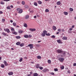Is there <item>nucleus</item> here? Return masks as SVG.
Listing matches in <instances>:
<instances>
[{"instance_id": "nucleus-24", "label": "nucleus", "mask_w": 76, "mask_h": 76, "mask_svg": "<svg viewBox=\"0 0 76 76\" xmlns=\"http://www.w3.org/2000/svg\"><path fill=\"white\" fill-rule=\"evenodd\" d=\"M1 67H2V68H4V65L1 64Z\"/></svg>"}, {"instance_id": "nucleus-57", "label": "nucleus", "mask_w": 76, "mask_h": 76, "mask_svg": "<svg viewBox=\"0 0 76 76\" xmlns=\"http://www.w3.org/2000/svg\"><path fill=\"white\" fill-rule=\"evenodd\" d=\"M17 4H19V3H20V2L18 1L17 2Z\"/></svg>"}, {"instance_id": "nucleus-22", "label": "nucleus", "mask_w": 76, "mask_h": 76, "mask_svg": "<svg viewBox=\"0 0 76 76\" xmlns=\"http://www.w3.org/2000/svg\"><path fill=\"white\" fill-rule=\"evenodd\" d=\"M20 44V42H17L16 43V45H19Z\"/></svg>"}, {"instance_id": "nucleus-14", "label": "nucleus", "mask_w": 76, "mask_h": 76, "mask_svg": "<svg viewBox=\"0 0 76 76\" xmlns=\"http://www.w3.org/2000/svg\"><path fill=\"white\" fill-rule=\"evenodd\" d=\"M22 12H23V10H22V9H21L19 11L18 13H22Z\"/></svg>"}, {"instance_id": "nucleus-11", "label": "nucleus", "mask_w": 76, "mask_h": 76, "mask_svg": "<svg viewBox=\"0 0 76 76\" xmlns=\"http://www.w3.org/2000/svg\"><path fill=\"white\" fill-rule=\"evenodd\" d=\"M61 4V2H60V1H58L56 2V4L57 5H60Z\"/></svg>"}, {"instance_id": "nucleus-56", "label": "nucleus", "mask_w": 76, "mask_h": 76, "mask_svg": "<svg viewBox=\"0 0 76 76\" xmlns=\"http://www.w3.org/2000/svg\"><path fill=\"white\" fill-rule=\"evenodd\" d=\"M72 28H71L69 29V31H72Z\"/></svg>"}, {"instance_id": "nucleus-12", "label": "nucleus", "mask_w": 76, "mask_h": 76, "mask_svg": "<svg viewBox=\"0 0 76 76\" xmlns=\"http://www.w3.org/2000/svg\"><path fill=\"white\" fill-rule=\"evenodd\" d=\"M36 68H37V69H38V68L39 67V64H37L36 66Z\"/></svg>"}, {"instance_id": "nucleus-31", "label": "nucleus", "mask_w": 76, "mask_h": 76, "mask_svg": "<svg viewBox=\"0 0 76 76\" xmlns=\"http://www.w3.org/2000/svg\"><path fill=\"white\" fill-rule=\"evenodd\" d=\"M16 38L17 39H20V37L19 36H17L16 37Z\"/></svg>"}, {"instance_id": "nucleus-51", "label": "nucleus", "mask_w": 76, "mask_h": 76, "mask_svg": "<svg viewBox=\"0 0 76 76\" xmlns=\"http://www.w3.org/2000/svg\"><path fill=\"white\" fill-rule=\"evenodd\" d=\"M28 37H29V38H31V37H32V36L31 35H28Z\"/></svg>"}, {"instance_id": "nucleus-34", "label": "nucleus", "mask_w": 76, "mask_h": 76, "mask_svg": "<svg viewBox=\"0 0 76 76\" xmlns=\"http://www.w3.org/2000/svg\"><path fill=\"white\" fill-rule=\"evenodd\" d=\"M64 66H62L61 67V68L62 70H63V69H64Z\"/></svg>"}, {"instance_id": "nucleus-42", "label": "nucleus", "mask_w": 76, "mask_h": 76, "mask_svg": "<svg viewBox=\"0 0 76 76\" xmlns=\"http://www.w3.org/2000/svg\"><path fill=\"white\" fill-rule=\"evenodd\" d=\"M17 10L18 11H19L20 10V8H18L17 9Z\"/></svg>"}, {"instance_id": "nucleus-61", "label": "nucleus", "mask_w": 76, "mask_h": 76, "mask_svg": "<svg viewBox=\"0 0 76 76\" xmlns=\"http://www.w3.org/2000/svg\"><path fill=\"white\" fill-rule=\"evenodd\" d=\"M31 75L30 74H28L27 75V76H31Z\"/></svg>"}, {"instance_id": "nucleus-17", "label": "nucleus", "mask_w": 76, "mask_h": 76, "mask_svg": "<svg viewBox=\"0 0 76 76\" xmlns=\"http://www.w3.org/2000/svg\"><path fill=\"white\" fill-rule=\"evenodd\" d=\"M22 4L23 5H25V1H23L21 2Z\"/></svg>"}, {"instance_id": "nucleus-40", "label": "nucleus", "mask_w": 76, "mask_h": 76, "mask_svg": "<svg viewBox=\"0 0 76 76\" xmlns=\"http://www.w3.org/2000/svg\"><path fill=\"white\" fill-rule=\"evenodd\" d=\"M48 63H49V64H50V63H51V60H48Z\"/></svg>"}, {"instance_id": "nucleus-29", "label": "nucleus", "mask_w": 76, "mask_h": 76, "mask_svg": "<svg viewBox=\"0 0 76 76\" xmlns=\"http://www.w3.org/2000/svg\"><path fill=\"white\" fill-rule=\"evenodd\" d=\"M23 45H24V44L21 43V44H20V47H23Z\"/></svg>"}, {"instance_id": "nucleus-53", "label": "nucleus", "mask_w": 76, "mask_h": 76, "mask_svg": "<svg viewBox=\"0 0 76 76\" xmlns=\"http://www.w3.org/2000/svg\"><path fill=\"white\" fill-rule=\"evenodd\" d=\"M0 14H2V13H3V12L1 11H0Z\"/></svg>"}, {"instance_id": "nucleus-5", "label": "nucleus", "mask_w": 76, "mask_h": 76, "mask_svg": "<svg viewBox=\"0 0 76 76\" xmlns=\"http://www.w3.org/2000/svg\"><path fill=\"white\" fill-rule=\"evenodd\" d=\"M4 65H5L6 66H8V64H7V62H6V61H4Z\"/></svg>"}, {"instance_id": "nucleus-3", "label": "nucleus", "mask_w": 76, "mask_h": 76, "mask_svg": "<svg viewBox=\"0 0 76 76\" xmlns=\"http://www.w3.org/2000/svg\"><path fill=\"white\" fill-rule=\"evenodd\" d=\"M28 47H30V49H32V48H34V46H33V44H30L28 45Z\"/></svg>"}, {"instance_id": "nucleus-63", "label": "nucleus", "mask_w": 76, "mask_h": 76, "mask_svg": "<svg viewBox=\"0 0 76 76\" xmlns=\"http://www.w3.org/2000/svg\"><path fill=\"white\" fill-rule=\"evenodd\" d=\"M41 42V41H39L38 42Z\"/></svg>"}, {"instance_id": "nucleus-48", "label": "nucleus", "mask_w": 76, "mask_h": 76, "mask_svg": "<svg viewBox=\"0 0 76 76\" xmlns=\"http://www.w3.org/2000/svg\"><path fill=\"white\" fill-rule=\"evenodd\" d=\"M58 32H60V31H61V29H58Z\"/></svg>"}, {"instance_id": "nucleus-46", "label": "nucleus", "mask_w": 76, "mask_h": 76, "mask_svg": "<svg viewBox=\"0 0 76 76\" xmlns=\"http://www.w3.org/2000/svg\"><path fill=\"white\" fill-rule=\"evenodd\" d=\"M54 71H58V69H54Z\"/></svg>"}, {"instance_id": "nucleus-49", "label": "nucleus", "mask_w": 76, "mask_h": 76, "mask_svg": "<svg viewBox=\"0 0 76 76\" xmlns=\"http://www.w3.org/2000/svg\"><path fill=\"white\" fill-rule=\"evenodd\" d=\"M2 21H3V22H4V21H5V19H2Z\"/></svg>"}, {"instance_id": "nucleus-41", "label": "nucleus", "mask_w": 76, "mask_h": 76, "mask_svg": "<svg viewBox=\"0 0 76 76\" xmlns=\"http://www.w3.org/2000/svg\"><path fill=\"white\" fill-rule=\"evenodd\" d=\"M39 69H40V70H42V69H43V67L42 66H40L39 67Z\"/></svg>"}, {"instance_id": "nucleus-4", "label": "nucleus", "mask_w": 76, "mask_h": 76, "mask_svg": "<svg viewBox=\"0 0 76 76\" xmlns=\"http://www.w3.org/2000/svg\"><path fill=\"white\" fill-rule=\"evenodd\" d=\"M4 31H5V32H7V33H9L10 32V30H9V29L8 28H4Z\"/></svg>"}, {"instance_id": "nucleus-27", "label": "nucleus", "mask_w": 76, "mask_h": 76, "mask_svg": "<svg viewBox=\"0 0 76 76\" xmlns=\"http://www.w3.org/2000/svg\"><path fill=\"white\" fill-rule=\"evenodd\" d=\"M64 13L65 15H68V12H64Z\"/></svg>"}, {"instance_id": "nucleus-6", "label": "nucleus", "mask_w": 76, "mask_h": 76, "mask_svg": "<svg viewBox=\"0 0 76 76\" xmlns=\"http://www.w3.org/2000/svg\"><path fill=\"white\" fill-rule=\"evenodd\" d=\"M18 32L19 34H22V33H23V31L20 30H18Z\"/></svg>"}, {"instance_id": "nucleus-28", "label": "nucleus", "mask_w": 76, "mask_h": 76, "mask_svg": "<svg viewBox=\"0 0 76 76\" xmlns=\"http://www.w3.org/2000/svg\"><path fill=\"white\" fill-rule=\"evenodd\" d=\"M13 25L14 26H16V23H13Z\"/></svg>"}, {"instance_id": "nucleus-25", "label": "nucleus", "mask_w": 76, "mask_h": 76, "mask_svg": "<svg viewBox=\"0 0 76 76\" xmlns=\"http://www.w3.org/2000/svg\"><path fill=\"white\" fill-rule=\"evenodd\" d=\"M12 34H14V35H17L18 34V33L15 31L12 32Z\"/></svg>"}, {"instance_id": "nucleus-32", "label": "nucleus", "mask_w": 76, "mask_h": 76, "mask_svg": "<svg viewBox=\"0 0 76 76\" xmlns=\"http://www.w3.org/2000/svg\"><path fill=\"white\" fill-rule=\"evenodd\" d=\"M37 58L38 59H41V57L40 56H38L37 57Z\"/></svg>"}, {"instance_id": "nucleus-9", "label": "nucleus", "mask_w": 76, "mask_h": 76, "mask_svg": "<svg viewBox=\"0 0 76 76\" xmlns=\"http://www.w3.org/2000/svg\"><path fill=\"white\" fill-rule=\"evenodd\" d=\"M67 39V38L66 37H64L62 38V39L64 40H66Z\"/></svg>"}, {"instance_id": "nucleus-35", "label": "nucleus", "mask_w": 76, "mask_h": 76, "mask_svg": "<svg viewBox=\"0 0 76 76\" xmlns=\"http://www.w3.org/2000/svg\"><path fill=\"white\" fill-rule=\"evenodd\" d=\"M22 60H23V58H20V60H19V61H20V62H21L22 61Z\"/></svg>"}, {"instance_id": "nucleus-59", "label": "nucleus", "mask_w": 76, "mask_h": 76, "mask_svg": "<svg viewBox=\"0 0 76 76\" xmlns=\"http://www.w3.org/2000/svg\"><path fill=\"white\" fill-rule=\"evenodd\" d=\"M31 63L32 64H34V62H31Z\"/></svg>"}, {"instance_id": "nucleus-37", "label": "nucleus", "mask_w": 76, "mask_h": 76, "mask_svg": "<svg viewBox=\"0 0 76 76\" xmlns=\"http://www.w3.org/2000/svg\"><path fill=\"white\" fill-rule=\"evenodd\" d=\"M46 36H50V33H48V34H46Z\"/></svg>"}, {"instance_id": "nucleus-38", "label": "nucleus", "mask_w": 76, "mask_h": 76, "mask_svg": "<svg viewBox=\"0 0 76 76\" xmlns=\"http://www.w3.org/2000/svg\"><path fill=\"white\" fill-rule=\"evenodd\" d=\"M45 12H49V10L48 9H46Z\"/></svg>"}, {"instance_id": "nucleus-19", "label": "nucleus", "mask_w": 76, "mask_h": 76, "mask_svg": "<svg viewBox=\"0 0 76 76\" xmlns=\"http://www.w3.org/2000/svg\"><path fill=\"white\" fill-rule=\"evenodd\" d=\"M53 30H54L55 31L56 30V27L55 26H53Z\"/></svg>"}, {"instance_id": "nucleus-52", "label": "nucleus", "mask_w": 76, "mask_h": 76, "mask_svg": "<svg viewBox=\"0 0 76 76\" xmlns=\"http://www.w3.org/2000/svg\"><path fill=\"white\" fill-rule=\"evenodd\" d=\"M51 75H54V73H53V72H51Z\"/></svg>"}, {"instance_id": "nucleus-18", "label": "nucleus", "mask_w": 76, "mask_h": 76, "mask_svg": "<svg viewBox=\"0 0 76 76\" xmlns=\"http://www.w3.org/2000/svg\"><path fill=\"white\" fill-rule=\"evenodd\" d=\"M57 42L59 44H61V40L60 39H58L57 40Z\"/></svg>"}, {"instance_id": "nucleus-7", "label": "nucleus", "mask_w": 76, "mask_h": 76, "mask_svg": "<svg viewBox=\"0 0 76 76\" xmlns=\"http://www.w3.org/2000/svg\"><path fill=\"white\" fill-rule=\"evenodd\" d=\"M29 30L31 31H36V29L35 28H30Z\"/></svg>"}, {"instance_id": "nucleus-64", "label": "nucleus", "mask_w": 76, "mask_h": 76, "mask_svg": "<svg viewBox=\"0 0 76 76\" xmlns=\"http://www.w3.org/2000/svg\"><path fill=\"white\" fill-rule=\"evenodd\" d=\"M74 76H76V75L75 74H74Z\"/></svg>"}, {"instance_id": "nucleus-60", "label": "nucleus", "mask_w": 76, "mask_h": 76, "mask_svg": "<svg viewBox=\"0 0 76 76\" xmlns=\"http://www.w3.org/2000/svg\"><path fill=\"white\" fill-rule=\"evenodd\" d=\"M34 18H37V16H35L34 17Z\"/></svg>"}, {"instance_id": "nucleus-16", "label": "nucleus", "mask_w": 76, "mask_h": 76, "mask_svg": "<svg viewBox=\"0 0 76 76\" xmlns=\"http://www.w3.org/2000/svg\"><path fill=\"white\" fill-rule=\"evenodd\" d=\"M26 19H28L29 18V15H26L25 16Z\"/></svg>"}, {"instance_id": "nucleus-45", "label": "nucleus", "mask_w": 76, "mask_h": 76, "mask_svg": "<svg viewBox=\"0 0 76 76\" xmlns=\"http://www.w3.org/2000/svg\"><path fill=\"white\" fill-rule=\"evenodd\" d=\"M25 8H27L28 7V6L27 5H25Z\"/></svg>"}, {"instance_id": "nucleus-62", "label": "nucleus", "mask_w": 76, "mask_h": 76, "mask_svg": "<svg viewBox=\"0 0 76 76\" xmlns=\"http://www.w3.org/2000/svg\"><path fill=\"white\" fill-rule=\"evenodd\" d=\"M59 34V32H57L56 33V34Z\"/></svg>"}, {"instance_id": "nucleus-43", "label": "nucleus", "mask_w": 76, "mask_h": 76, "mask_svg": "<svg viewBox=\"0 0 76 76\" xmlns=\"http://www.w3.org/2000/svg\"><path fill=\"white\" fill-rule=\"evenodd\" d=\"M11 31H15V29H14L13 28H12L11 29Z\"/></svg>"}, {"instance_id": "nucleus-8", "label": "nucleus", "mask_w": 76, "mask_h": 76, "mask_svg": "<svg viewBox=\"0 0 76 76\" xmlns=\"http://www.w3.org/2000/svg\"><path fill=\"white\" fill-rule=\"evenodd\" d=\"M24 37L26 38H29V36L27 34H25L24 35Z\"/></svg>"}, {"instance_id": "nucleus-1", "label": "nucleus", "mask_w": 76, "mask_h": 76, "mask_svg": "<svg viewBox=\"0 0 76 76\" xmlns=\"http://www.w3.org/2000/svg\"><path fill=\"white\" fill-rule=\"evenodd\" d=\"M57 53H62V54H63L61 56V57H63V56H65V52L62 51L61 50L58 49L57 50Z\"/></svg>"}, {"instance_id": "nucleus-20", "label": "nucleus", "mask_w": 76, "mask_h": 76, "mask_svg": "<svg viewBox=\"0 0 76 76\" xmlns=\"http://www.w3.org/2000/svg\"><path fill=\"white\" fill-rule=\"evenodd\" d=\"M2 35H4V36H6L7 35L6 34V33H5L4 32H3L2 33Z\"/></svg>"}, {"instance_id": "nucleus-54", "label": "nucleus", "mask_w": 76, "mask_h": 76, "mask_svg": "<svg viewBox=\"0 0 76 76\" xmlns=\"http://www.w3.org/2000/svg\"><path fill=\"white\" fill-rule=\"evenodd\" d=\"M10 7H11V8H13V6H12V5H11L10 6Z\"/></svg>"}, {"instance_id": "nucleus-36", "label": "nucleus", "mask_w": 76, "mask_h": 76, "mask_svg": "<svg viewBox=\"0 0 76 76\" xmlns=\"http://www.w3.org/2000/svg\"><path fill=\"white\" fill-rule=\"evenodd\" d=\"M34 4L35 6H37V3L36 2H34Z\"/></svg>"}, {"instance_id": "nucleus-55", "label": "nucleus", "mask_w": 76, "mask_h": 76, "mask_svg": "<svg viewBox=\"0 0 76 76\" xmlns=\"http://www.w3.org/2000/svg\"><path fill=\"white\" fill-rule=\"evenodd\" d=\"M74 27H75V26L74 25H73L72 26V28H73Z\"/></svg>"}, {"instance_id": "nucleus-2", "label": "nucleus", "mask_w": 76, "mask_h": 76, "mask_svg": "<svg viewBox=\"0 0 76 76\" xmlns=\"http://www.w3.org/2000/svg\"><path fill=\"white\" fill-rule=\"evenodd\" d=\"M58 60L60 61V62L62 63V62H63V61L64 60V59L63 58H60L58 59Z\"/></svg>"}, {"instance_id": "nucleus-58", "label": "nucleus", "mask_w": 76, "mask_h": 76, "mask_svg": "<svg viewBox=\"0 0 76 76\" xmlns=\"http://www.w3.org/2000/svg\"><path fill=\"white\" fill-rule=\"evenodd\" d=\"M10 22H11V23H12V22H13V20H10Z\"/></svg>"}, {"instance_id": "nucleus-26", "label": "nucleus", "mask_w": 76, "mask_h": 76, "mask_svg": "<svg viewBox=\"0 0 76 76\" xmlns=\"http://www.w3.org/2000/svg\"><path fill=\"white\" fill-rule=\"evenodd\" d=\"M38 74L37 73H35L34 74V76H38Z\"/></svg>"}, {"instance_id": "nucleus-47", "label": "nucleus", "mask_w": 76, "mask_h": 76, "mask_svg": "<svg viewBox=\"0 0 76 76\" xmlns=\"http://www.w3.org/2000/svg\"><path fill=\"white\" fill-rule=\"evenodd\" d=\"M52 37L53 38H56V36H55L54 35H53L52 36Z\"/></svg>"}, {"instance_id": "nucleus-39", "label": "nucleus", "mask_w": 76, "mask_h": 76, "mask_svg": "<svg viewBox=\"0 0 76 76\" xmlns=\"http://www.w3.org/2000/svg\"><path fill=\"white\" fill-rule=\"evenodd\" d=\"M42 37H45V34L43 33H42Z\"/></svg>"}, {"instance_id": "nucleus-33", "label": "nucleus", "mask_w": 76, "mask_h": 76, "mask_svg": "<svg viewBox=\"0 0 76 76\" xmlns=\"http://www.w3.org/2000/svg\"><path fill=\"white\" fill-rule=\"evenodd\" d=\"M69 10H70L71 12H73V9L72 8H70L69 9Z\"/></svg>"}, {"instance_id": "nucleus-13", "label": "nucleus", "mask_w": 76, "mask_h": 76, "mask_svg": "<svg viewBox=\"0 0 76 76\" xmlns=\"http://www.w3.org/2000/svg\"><path fill=\"white\" fill-rule=\"evenodd\" d=\"M23 26L26 28H27V27H28V25H27V24L26 23H25L24 24Z\"/></svg>"}, {"instance_id": "nucleus-15", "label": "nucleus", "mask_w": 76, "mask_h": 76, "mask_svg": "<svg viewBox=\"0 0 76 76\" xmlns=\"http://www.w3.org/2000/svg\"><path fill=\"white\" fill-rule=\"evenodd\" d=\"M43 33L44 34H45V35H46V34H47V31L45 30V31H43Z\"/></svg>"}, {"instance_id": "nucleus-23", "label": "nucleus", "mask_w": 76, "mask_h": 76, "mask_svg": "<svg viewBox=\"0 0 76 76\" xmlns=\"http://www.w3.org/2000/svg\"><path fill=\"white\" fill-rule=\"evenodd\" d=\"M38 4H42V2H41V1H38Z\"/></svg>"}, {"instance_id": "nucleus-30", "label": "nucleus", "mask_w": 76, "mask_h": 76, "mask_svg": "<svg viewBox=\"0 0 76 76\" xmlns=\"http://www.w3.org/2000/svg\"><path fill=\"white\" fill-rule=\"evenodd\" d=\"M7 9H9L10 10L11 9V8H10V7L9 6H8L7 7Z\"/></svg>"}, {"instance_id": "nucleus-21", "label": "nucleus", "mask_w": 76, "mask_h": 76, "mask_svg": "<svg viewBox=\"0 0 76 76\" xmlns=\"http://www.w3.org/2000/svg\"><path fill=\"white\" fill-rule=\"evenodd\" d=\"M47 70H48V69H44L43 70V72H47Z\"/></svg>"}, {"instance_id": "nucleus-44", "label": "nucleus", "mask_w": 76, "mask_h": 76, "mask_svg": "<svg viewBox=\"0 0 76 76\" xmlns=\"http://www.w3.org/2000/svg\"><path fill=\"white\" fill-rule=\"evenodd\" d=\"M1 4H4V2L2 1L1 2Z\"/></svg>"}, {"instance_id": "nucleus-50", "label": "nucleus", "mask_w": 76, "mask_h": 76, "mask_svg": "<svg viewBox=\"0 0 76 76\" xmlns=\"http://www.w3.org/2000/svg\"><path fill=\"white\" fill-rule=\"evenodd\" d=\"M76 66V63H75L73 64V66Z\"/></svg>"}, {"instance_id": "nucleus-10", "label": "nucleus", "mask_w": 76, "mask_h": 76, "mask_svg": "<svg viewBox=\"0 0 76 76\" xmlns=\"http://www.w3.org/2000/svg\"><path fill=\"white\" fill-rule=\"evenodd\" d=\"M13 74V72H11L8 73V74L10 76L11 75H12Z\"/></svg>"}]
</instances>
